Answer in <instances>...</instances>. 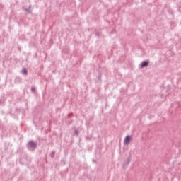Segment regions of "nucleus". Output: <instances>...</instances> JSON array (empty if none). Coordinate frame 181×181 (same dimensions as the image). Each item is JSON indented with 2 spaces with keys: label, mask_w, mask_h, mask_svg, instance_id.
<instances>
[{
  "label": "nucleus",
  "mask_w": 181,
  "mask_h": 181,
  "mask_svg": "<svg viewBox=\"0 0 181 181\" xmlns=\"http://www.w3.org/2000/svg\"><path fill=\"white\" fill-rule=\"evenodd\" d=\"M27 148L29 149V151H35V149L37 148V143L33 140H30L27 144Z\"/></svg>",
  "instance_id": "nucleus-1"
},
{
  "label": "nucleus",
  "mask_w": 181,
  "mask_h": 181,
  "mask_svg": "<svg viewBox=\"0 0 181 181\" xmlns=\"http://www.w3.org/2000/svg\"><path fill=\"white\" fill-rule=\"evenodd\" d=\"M31 8H32V5L30 4L28 6H23V11L27 12V13H32Z\"/></svg>",
  "instance_id": "nucleus-2"
},
{
  "label": "nucleus",
  "mask_w": 181,
  "mask_h": 181,
  "mask_svg": "<svg viewBox=\"0 0 181 181\" xmlns=\"http://www.w3.org/2000/svg\"><path fill=\"white\" fill-rule=\"evenodd\" d=\"M149 66V60H145L140 64V68L144 69V67H148Z\"/></svg>",
  "instance_id": "nucleus-3"
},
{
  "label": "nucleus",
  "mask_w": 181,
  "mask_h": 181,
  "mask_svg": "<svg viewBox=\"0 0 181 181\" xmlns=\"http://www.w3.org/2000/svg\"><path fill=\"white\" fill-rule=\"evenodd\" d=\"M130 142H131V136L127 135L124 138V145H126V146H128V145H129Z\"/></svg>",
  "instance_id": "nucleus-4"
},
{
  "label": "nucleus",
  "mask_w": 181,
  "mask_h": 181,
  "mask_svg": "<svg viewBox=\"0 0 181 181\" xmlns=\"http://www.w3.org/2000/svg\"><path fill=\"white\" fill-rule=\"evenodd\" d=\"M129 162H131V155H129V156L127 157V162H124V166H127V165H129Z\"/></svg>",
  "instance_id": "nucleus-5"
},
{
  "label": "nucleus",
  "mask_w": 181,
  "mask_h": 181,
  "mask_svg": "<svg viewBox=\"0 0 181 181\" xmlns=\"http://www.w3.org/2000/svg\"><path fill=\"white\" fill-rule=\"evenodd\" d=\"M102 76H103V74H101V72H99L98 75V80H99L100 81H101Z\"/></svg>",
  "instance_id": "nucleus-6"
},
{
  "label": "nucleus",
  "mask_w": 181,
  "mask_h": 181,
  "mask_svg": "<svg viewBox=\"0 0 181 181\" xmlns=\"http://www.w3.org/2000/svg\"><path fill=\"white\" fill-rule=\"evenodd\" d=\"M31 92L35 94L36 93V88L35 86L31 87Z\"/></svg>",
  "instance_id": "nucleus-7"
},
{
  "label": "nucleus",
  "mask_w": 181,
  "mask_h": 181,
  "mask_svg": "<svg viewBox=\"0 0 181 181\" xmlns=\"http://www.w3.org/2000/svg\"><path fill=\"white\" fill-rule=\"evenodd\" d=\"M74 135H76V136H78V134H80V132L78 130H74Z\"/></svg>",
  "instance_id": "nucleus-8"
},
{
  "label": "nucleus",
  "mask_w": 181,
  "mask_h": 181,
  "mask_svg": "<svg viewBox=\"0 0 181 181\" xmlns=\"http://www.w3.org/2000/svg\"><path fill=\"white\" fill-rule=\"evenodd\" d=\"M54 155H56V152L54 151H52L50 154V157L52 158V159H54Z\"/></svg>",
  "instance_id": "nucleus-9"
},
{
  "label": "nucleus",
  "mask_w": 181,
  "mask_h": 181,
  "mask_svg": "<svg viewBox=\"0 0 181 181\" xmlns=\"http://www.w3.org/2000/svg\"><path fill=\"white\" fill-rule=\"evenodd\" d=\"M170 88H171L170 85H168L167 89H166V93H169V91H170Z\"/></svg>",
  "instance_id": "nucleus-10"
},
{
  "label": "nucleus",
  "mask_w": 181,
  "mask_h": 181,
  "mask_svg": "<svg viewBox=\"0 0 181 181\" xmlns=\"http://www.w3.org/2000/svg\"><path fill=\"white\" fill-rule=\"evenodd\" d=\"M23 74H28V69L26 68H24L23 70Z\"/></svg>",
  "instance_id": "nucleus-11"
},
{
  "label": "nucleus",
  "mask_w": 181,
  "mask_h": 181,
  "mask_svg": "<svg viewBox=\"0 0 181 181\" xmlns=\"http://www.w3.org/2000/svg\"><path fill=\"white\" fill-rule=\"evenodd\" d=\"M95 36H97L98 37H100V36H101V33L100 32H96L95 33Z\"/></svg>",
  "instance_id": "nucleus-12"
},
{
  "label": "nucleus",
  "mask_w": 181,
  "mask_h": 181,
  "mask_svg": "<svg viewBox=\"0 0 181 181\" xmlns=\"http://www.w3.org/2000/svg\"><path fill=\"white\" fill-rule=\"evenodd\" d=\"M67 124H68V125H71V124H73V120L68 121Z\"/></svg>",
  "instance_id": "nucleus-13"
},
{
  "label": "nucleus",
  "mask_w": 181,
  "mask_h": 181,
  "mask_svg": "<svg viewBox=\"0 0 181 181\" xmlns=\"http://www.w3.org/2000/svg\"><path fill=\"white\" fill-rule=\"evenodd\" d=\"M86 141H90V138L86 137Z\"/></svg>",
  "instance_id": "nucleus-14"
},
{
  "label": "nucleus",
  "mask_w": 181,
  "mask_h": 181,
  "mask_svg": "<svg viewBox=\"0 0 181 181\" xmlns=\"http://www.w3.org/2000/svg\"><path fill=\"white\" fill-rule=\"evenodd\" d=\"M71 115H73V114H69L68 117H70Z\"/></svg>",
  "instance_id": "nucleus-15"
},
{
  "label": "nucleus",
  "mask_w": 181,
  "mask_h": 181,
  "mask_svg": "<svg viewBox=\"0 0 181 181\" xmlns=\"http://www.w3.org/2000/svg\"><path fill=\"white\" fill-rule=\"evenodd\" d=\"M162 97H163V95H161V98H162Z\"/></svg>",
  "instance_id": "nucleus-16"
},
{
  "label": "nucleus",
  "mask_w": 181,
  "mask_h": 181,
  "mask_svg": "<svg viewBox=\"0 0 181 181\" xmlns=\"http://www.w3.org/2000/svg\"><path fill=\"white\" fill-rule=\"evenodd\" d=\"M64 165H66V163H65V162H64Z\"/></svg>",
  "instance_id": "nucleus-17"
}]
</instances>
